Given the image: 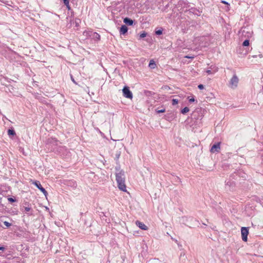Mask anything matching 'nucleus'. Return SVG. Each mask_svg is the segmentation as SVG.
I'll return each mask as SVG.
<instances>
[{
	"label": "nucleus",
	"mask_w": 263,
	"mask_h": 263,
	"mask_svg": "<svg viewBox=\"0 0 263 263\" xmlns=\"http://www.w3.org/2000/svg\"><path fill=\"white\" fill-rule=\"evenodd\" d=\"M116 180L118 187L120 190L123 192H126V186L125 183V172L121 170L119 167H116Z\"/></svg>",
	"instance_id": "obj_1"
},
{
	"label": "nucleus",
	"mask_w": 263,
	"mask_h": 263,
	"mask_svg": "<svg viewBox=\"0 0 263 263\" xmlns=\"http://www.w3.org/2000/svg\"><path fill=\"white\" fill-rule=\"evenodd\" d=\"M58 141L55 139H49L48 140V145H51V151L55 152H60L61 151L65 149L64 147L58 146Z\"/></svg>",
	"instance_id": "obj_2"
},
{
	"label": "nucleus",
	"mask_w": 263,
	"mask_h": 263,
	"mask_svg": "<svg viewBox=\"0 0 263 263\" xmlns=\"http://www.w3.org/2000/svg\"><path fill=\"white\" fill-rule=\"evenodd\" d=\"M25 205H27V206H25V205L21 206V211L28 216L32 215L33 214V210L31 208V205L27 202H25Z\"/></svg>",
	"instance_id": "obj_3"
},
{
	"label": "nucleus",
	"mask_w": 263,
	"mask_h": 263,
	"mask_svg": "<svg viewBox=\"0 0 263 263\" xmlns=\"http://www.w3.org/2000/svg\"><path fill=\"white\" fill-rule=\"evenodd\" d=\"M238 82L239 79L236 74H235L230 79L229 83V86L232 89H235L237 87Z\"/></svg>",
	"instance_id": "obj_4"
},
{
	"label": "nucleus",
	"mask_w": 263,
	"mask_h": 263,
	"mask_svg": "<svg viewBox=\"0 0 263 263\" xmlns=\"http://www.w3.org/2000/svg\"><path fill=\"white\" fill-rule=\"evenodd\" d=\"M86 35L90 37L95 42H98L100 40L101 37L99 34L97 32L90 31L86 32Z\"/></svg>",
	"instance_id": "obj_5"
},
{
	"label": "nucleus",
	"mask_w": 263,
	"mask_h": 263,
	"mask_svg": "<svg viewBox=\"0 0 263 263\" xmlns=\"http://www.w3.org/2000/svg\"><path fill=\"white\" fill-rule=\"evenodd\" d=\"M122 92L124 97L128 99L133 98V93L128 86H125L122 89Z\"/></svg>",
	"instance_id": "obj_6"
},
{
	"label": "nucleus",
	"mask_w": 263,
	"mask_h": 263,
	"mask_svg": "<svg viewBox=\"0 0 263 263\" xmlns=\"http://www.w3.org/2000/svg\"><path fill=\"white\" fill-rule=\"evenodd\" d=\"M241 233L242 240L246 242L248 240V235L249 234V230L247 227H242L241 229Z\"/></svg>",
	"instance_id": "obj_7"
},
{
	"label": "nucleus",
	"mask_w": 263,
	"mask_h": 263,
	"mask_svg": "<svg viewBox=\"0 0 263 263\" xmlns=\"http://www.w3.org/2000/svg\"><path fill=\"white\" fill-rule=\"evenodd\" d=\"M38 189H39L43 194L44 195L46 196L48 194L47 192L46 191V190L42 187V185L41 184V183L39 181H34L32 183Z\"/></svg>",
	"instance_id": "obj_8"
},
{
	"label": "nucleus",
	"mask_w": 263,
	"mask_h": 263,
	"mask_svg": "<svg viewBox=\"0 0 263 263\" xmlns=\"http://www.w3.org/2000/svg\"><path fill=\"white\" fill-rule=\"evenodd\" d=\"M220 149V143L218 142L215 143L211 148V152L212 153L218 152Z\"/></svg>",
	"instance_id": "obj_9"
},
{
	"label": "nucleus",
	"mask_w": 263,
	"mask_h": 263,
	"mask_svg": "<svg viewBox=\"0 0 263 263\" xmlns=\"http://www.w3.org/2000/svg\"><path fill=\"white\" fill-rule=\"evenodd\" d=\"M136 224L141 230H147L148 229V227L144 223L140 221L137 220L136 221Z\"/></svg>",
	"instance_id": "obj_10"
},
{
	"label": "nucleus",
	"mask_w": 263,
	"mask_h": 263,
	"mask_svg": "<svg viewBox=\"0 0 263 263\" xmlns=\"http://www.w3.org/2000/svg\"><path fill=\"white\" fill-rule=\"evenodd\" d=\"M128 31L127 27L125 25H122L120 29V33L121 34H125Z\"/></svg>",
	"instance_id": "obj_11"
},
{
	"label": "nucleus",
	"mask_w": 263,
	"mask_h": 263,
	"mask_svg": "<svg viewBox=\"0 0 263 263\" xmlns=\"http://www.w3.org/2000/svg\"><path fill=\"white\" fill-rule=\"evenodd\" d=\"M123 22L129 26H132L134 24V21L128 17L124 18Z\"/></svg>",
	"instance_id": "obj_12"
},
{
	"label": "nucleus",
	"mask_w": 263,
	"mask_h": 263,
	"mask_svg": "<svg viewBox=\"0 0 263 263\" xmlns=\"http://www.w3.org/2000/svg\"><path fill=\"white\" fill-rule=\"evenodd\" d=\"M148 66L151 69L155 68L156 65L155 61L153 60H151L149 61Z\"/></svg>",
	"instance_id": "obj_13"
},
{
	"label": "nucleus",
	"mask_w": 263,
	"mask_h": 263,
	"mask_svg": "<svg viewBox=\"0 0 263 263\" xmlns=\"http://www.w3.org/2000/svg\"><path fill=\"white\" fill-rule=\"evenodd\" d=\"M226 186H229V187L233 186L234 185V182L231 181L230 180H226L225 181Z\"/></svg>",
	"instance_id": "obj_14"
},
{
	"label": "nucleus",
	"mask_w": 263,
	"mask_h": 263,
	"mask_svg": "<svg viewBox=\"0 0 263 263\" xmlns=\"http://www.w3.org/2000/svg\"><path fill=\"white\" fill-rule=\"evenodd\" d=\"M8 135L9 136H14V135H16V133H15V132L14 129H9L8 130Z\"/></svg>",
	"instance_id": "obj_15"
},
{
	"label": "nucleus",
	"mask_w": 263,
	"mask_h": 263,
	"mask_svg": "<svg viewBox=\"0 0 263 263\" xmlns=\"http://www.w3.org/2000/svg\"><path fill=\"white\" fill-rule=\"evenodd\" d=\"M189 111V108L187 107H185L184 108H183L181 110V112L182 114H185L186 113H187V112Z\"/></svg>",
	"instance_id": "obj_16"
},
{
	"label": "nucleus",
	"mask_w": 263,
	"mask_h": 263,
	"mask_svg": "<svg viewBox=\"0 0 263 263\" xmlns=\"http://www.w3.org/2000/svg\"><path fill=\"white\" fill-rule=\"evenodd\" d=\"M249 43L250 41L249 40H245L242 43V45L243 46H248L249 45Z\"/></svg>",
	"instance_id": "obj_17"
},
{
	"label": "nucleus",
	"mask_w": 263,
	"mask_h": 263,
	"mask_svg": "<svg viewBox=\"0 0 263 263\" xmlns=\"http://www.w3.org/2000/svg\"><path fill=\"white\" fill-rule=\"evenodd\" d=\"M178 103V101L177 99H173L172 100V105H175L177 104Z\"/></svg>",
	"instance_id": "obj_18"
},
{
	"label": "nucleus",
	"mask_w": 263,
	"mask_h": 263,
	"mask_svg": "<svg viewBox=\"0 0 263 263\" xmlns=\"http://www.w3.org/2000/svg\"><path fill=\"white\" fill-rule=\"evenodd\" d=\"M155 33L157 34V35H161L162 34V30H161V29H159L158 30H156L155 31Z\"/></svg>",
	"instance_id": "obj_19"
},
{
	"label": "nucleus",
	"mask_w": 263,
	"mask_h": 263,
	"mask_svg": "<svg viewBox=\"0 0 263 263\" xmlns=\"http://www.w3.org/2000/svg\"><path fill=\"white\" fill-rule=\"evenodd\" d=\"M4 224L5 226H6L7 228L10 227L11 226V223H9V222L8 221H4Z\"/></svg>",
	"instance_id": "obj_20"
},
{
	"label": "nucleus",
	"mask_w": 263,
	"mask_h": 263,
	"mask_svg": "<svg viewBox=\"0 0 263 263\" xmlns=\"http://www.w3.org/2000/svg\"><path fill=\"white\" fill-rule=\"evenodd\" d=\"M8 200L10 202H14L16 201V199L12 197L8 198Z\"/></svg>",
	"instance_id": "obj_21"
},
{
	"label": "nucleus",
	"mask_w": 263,
	"mask_h": 263,
	"mask_svg": "<svg viewBox=\"0 0 263 263\" xmlns=\"http://www.w3.org/2000/svg\"><path fill=\"white\" fill-rule=\"evenodd\" d=\"M147 35V33L145 32H143L142 33H141L140 35V38H143V37H145Z\"/></svg>",
	"instance_id": "obj_22"
},
{
	"label": "nucleus",
	"mask_w": 263,
	"mask_h": 263,
	"mask_svg": "<svg viewBox=\"0 0 263 263\" xmlns=\"http://www.w3.org/2000/svg\"><path fill=\"white\" fill-rule=\"evenodd\" d=\"M190 11L194 13H196V12H195L196 11H198L199 13L200 12V11L199 10H197L196 8H191Z\"/></svg>",
	"instance_id": "obj_23"
},
{
	"label": "nucleus",
	"mask_w": 263,
	"mask_h": 263,
	"mask_svg": "<svg viewBox=\"0 0 263 263\" xmlns=\"http://www.w3.org/2000/svg\"><path fill=\"white\" fill-rule=\"evenodd\" d=\"M63 3L65 6L68 5V3H69V0H63Z\"/></svg>",
	"instance_id": "obj_24"
},
{
	"label": "nucleus",
	"mask_w": 263,
	"mask_h": 263,
	"mask_svg": "<svg viewBox=\"0 0 263 263\" xmlns=\"http://www.w3.org/2000/svg\"><path fill=\"white\" fill-rule=\"evenodd\" d=\"M195 101V99L193 97H192V98H190V99H189V102L190 103H192V102H194Z\"/></svg>",
	"instance_id": "obj_25"
},
{
	"label": "nucleus",
	"mask_w": 263,
	"mask_h": 263,
	"mask_svg": "<svg viewBox=\"0 0 263 263\" xmlns=\"http://www.w3.org/2000/svg\"><path fill=\"white\" fill-rule=\"evenodd\" d=\"M198 88L201 90V89H203L204 88V86L202 85V84H199L198 86Z\"/></svg>",
	"instance_id": "obj_26"
},
{
	"label": "nucleus",
	"mask_w": 263,
	"mask_h": 263,
	"mask_svg": "<svg viewBox=\"0 0 263 263\" xmlns=\"http://www.w3.org/2000/svg\"><path fill=\"white\" fill-rule=\"evenodd\" d=\"M206 72L209 74H212L213 73V72L212 71V70L211 69H208L206 71Z\"/></svg>",
	"instance_id": "obj_27"
},
{
	"label": "nucleus",
	"mask_w": 263,
	"mask_h": 263,
	"mask_svg": "<svg viewBox=\"0 0 263 263\" xmlns=\"http://www.w3.org/2000/svg\"><path fill=\"white\" fill-rule=\"evenodd\" d=\"M165 112V109H161V110H157V113H162V112Z\"/></svg>",
	"instance_id": "obj_28"
},
{
	"label": "nucleus",
	"mask_w": 263,
	"mask_h": 263,
	"mask_svg": "<svg viewBox=\"0 0 263 263\" xmlns=\"http://www.w3.org/2000/svg\"><path fill=\"white\" fill-rule=\"evenodd\" d=\"M221 3H223V4H226L227 5H228V8H229V6L230 5H229V4L228 2H227L225 1H222Z\"/></svg>",
	"instance_id": "obj_29"
},
{
	"label": "nucleus",
	"mask_w": 263,
	"mask_h": 263,
	"mask_svg": "<svg viewBox=\"0 0 263 263\" xmlns=\"http://www.w3.org/2000/svg\"><path fill=\"white\" fill-rule=\"evenodd\" d=\"M5 250V248L4 247H0V250L4 251Z\"/></svg>",
	"instance_id": "obj_30"
},
{
	"label": "nucleus",
	"mask_w": 263,
	"mask_h": 263,
	"mask_svg": "<svg viewBox=\"0 0 263 263\" xmlns=\"http://www.w3.org/2000/svg\"><path fill=\"white\" fill-rule=\"evenodd\" d=\"M66 6V7H67L68 9H70V6H69V3H68V6Z\"/></svg>",
	"instance_id": "obj_31"
},
{
	"label": "nucleus",
	"mask_w": 263,
	"mask_h": 263,
	"mask_svg": "<svg viewBox=\"0 0 263 263\" xmlns=\"http://www.w3.org/2000/svg\"><path fill=\"white\" fill-rule=\"evenodd\" d=\"M65 263H71L70 260H67Z\"/></svg>",
	"instance_id": "obj_32"
},
{
	"label": "nucleus",
	"mask_w": 263,
	"mask_h": 263,
	"mask_svg": "<svg viewBox=\"0 0 263 263\" xmlns=\"http://www.w3.org/2000/svg\"><path fill=\"white\" fill-rule=\"evenodd\" d=\"M71 80H72V81L74 83H76L75 81L74 80V79H73L72 77H71Z\"/></svg>",
	"instance_id": "obj_33"
},
{
	"label": "nucleus",
	"mask_w": 263,
	"mask_h": 263,
	"mask_svg": "<svg viewBox=\"0 0 263 263\" xmlns=\"http://www.w3.org/2000/svg\"><path fill=\"white\" fill-rule=\"evenodd\" d=\"M186 58H193V57H188V56H186Z\"/></svg>",
	"instance_id": "obj_34"
},
{
	"label": "nucleus",
	"mask_w": 263,
	"mask_h": 263,
	"mask_svg": "<svg viewBox=\"0 0 263 263\" xmlns=\"http://www.w3.org/2000/svg\"><path fill=\"white\" fill-rule=\"evenodd\" d=\"M22 205H25V206H27V205H25V203H24Z\"/></svg>",
	"instance_id": "obj_35"
}]
</instances>
